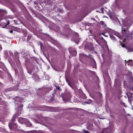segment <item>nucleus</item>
<instances>
[{
    "mask_svg": "<svg viewBox=\"0 0 133 133\" xmlns=\"http://www.w3.org/2000/svg\"><path fill=\"white\" fill-rule=\"evenodd\" d=\"M54 86L56 88V89L58 90L59 91H62V89L59 86H56L54 85Z\"/></svg>",
    "mask_w": 133,
    "mask_h": 133,
    "instance_id": "8",
    "label": "nucleus"
},
{
    "mask_svg": "<svg viewBox=\"0 0 133 133\" xmlns=\"http://www.w3.org/2000/svg\"><path fill=\"white\" fill-rule=\"evenodd\" d=\"M10 23V22L9 21H8V23H7L6 24V25H5V26H4V27H3V28H5V26L7 25H9Z\"/></svg>",
    "mask_w": 133,
    "mask_h": 133,
    "instance_id": "12",
    "label": "nucleus"
},
{
    "mask_svg": "<svg viewBox=\"0 0 133 133\" xmlns=\"http://www.w3.org/2000/svg\"><path fill=\"white\" fill-rule=\"evenodd\" d=\"M121 104L122 105H123L124 106L125 105V103H124L121 102Z\"/></svg>",
    "mask_w": 133,
    "mask_h": 133,
    "instance_id": "17",
    "label": "nucleus"
},
{
    "mask_svg": "<svg viewBox=\"0 0 133 133\" xmlns=\"http://www.w3.org/2000/svg\"><path fill=\"white\" fill-rule=\"evenodd\" d=\"M87 56L83 54H80L79 55V58L80 59H82L85 57Z\"/></svg>",
    "mask_w": 133,
    "mask_h": 133,
    "instance_id": "5",
    "label": "nucleus"
},
{
    "mask_svg": "<svg viewBox=\"0 0 133 133\" xmlns=\"http://www.w3.org/2000/svg\"><path fill=\"white\" fill-rule=\"evenodd\" d=\"M123 31L124 32H127L126 31V30H123Z\"/></svg>",
    "mask_w": 133,
    "mask_h": 133,
    "instance_id": "23",
    "label": "nucleus"
},
{
    "mask_svg": "<svg viewBox=\"0 0 133 133\" xmlns=\"http://www.w3.org/2000/svg\"><path fill=\"white\" fill-rule=\"evenodd\" d=\"M32 37V36L31 34H29L28 35L27 39V40L28 41L30 40Z\"/></svg>",
    "mask_w": 133,
    "mask_h": 133,
    "instance_id": "6",
    "label": "nucleus"
},
{
    "mask_svg": "<svg viewBox=\"0 0 133 133\" xmlns=\"http://www.w3.org/2000/svg\"><path fill=\"white\" fill-rule=\"evenodd\" d=\"M34 3L36 5L38 4V3L36 1H34Z\"/></svg>",
    "mask_w": 133,
    "mask_h": 133,
    "instance_id": "15",
    "label": "nucleus"
},
{
    "mask_svg": "<svg viewBox=\"0 0 133 133\" xmlns=\"http://www.w3.org/2000/svg\"><path fill=\"white\" fill-rule=\"evenodd\" d=\"M128 51L131 52L132 51V50L131 48H129L128 49Z\"/></svg>",
    "mask_w": 133,
    "mask_h": 133,
    "instance_id": "16",
    "label": "nucleus"
},
{
    "mask_svg": "<svg viewBox=\"0 0 133 133\" xmlns=\"http://www.w3.org/2000/svg\"><path fill=\"white\" fill-rule=\"evenodd\" d=\"M103 76L104 78V79H105V76H104V75H103Z\"/></svg>",
    "mask_w": 133,
    "mask_h": 133,
    "instance_id": "25",
    "label": "nucleus"
},
{
    "mask_svg": "<svg viewBox=\"0 0 133 133\" xmlns=\"http://www.w3.org/2000/svg\"><path fill=\"white\" fill-rule=\"evenodd\" d=\"M130 61H132V60H129V62Z\"/></svg>",
    "mask_w": 133,
    "mask_h": 133,
    "instance_id": "27",
    "label": "nucleus"
},
{
    "mask_svg": "<svg viewBox=\"0 0 133 133\" xmlns=\"http://www.w3.org/2000/svg\"><path fill=\"white\" fill-rule=\"evenodd\" d=\"M132 82L133 83V80H132Z\"/></svg>",
    "mask_w": 133,
    "mask_h": 133,
    "instance_id": "30",
    "label": "nucleus"
},
{
    "mask_svg": "<svg viewBox=\"0 0 133 133\" xmlns=\"http://www.w3.org/2000/svg\"><path fill=\"white\" fill-rule=\"evenodd\" d=\"M89 56H92V55H89Z\"/></svg>",
    "mask_w": 133,
    "mask_h": 133,
    "instance_id": "28",
    "label": "nucleus"
},
{
    "mask_svg": "<svg viewBox=\"0 0 133 133\" xmlns=\"http://www.w3.org/2000/svg\"><path fill=\"white\" fill-rule=\"evenodd\" d=\"M121 45H122V46L124 48L125 47V44H124L122 43Z\"/></svg>",
    "mask_w": 133,
    "mask_h": 133,
    "instance_id": "13",
    "label": "nucleus"
},
{
    "mask_svg": "<svg viewBox=\"0 0 133 133\" xmlns=\"http://www.w3.org/2000/svg\"><path fill=\"white\" fill-rule=\"evenodd\" d=\"M96 42L98 43L99 44V42H98V41L96 39Z\"/></svg>",
    "mask_w": 133,
    "mask_h": 133,
    "instance_id": "21",
    "label": "nucleus"
},
{
    "mask_svg": "<svg viewBox=\"0 0 133 133\" xmlns=\"http://www.w3.org/2000/svg\"><path fill=\"white\" fill-rule=\"evenodd\" d=\"M71 48H70L69 49V51L70 53L72 55L74 56H76L77 55V52L74 50H73L72 51H71Z\"/></svg>",
    "mask_w": 133,
    "mask_h": 133,
    "instance_id": "2",
    "label": "nucleus"
},
{
    "mask_svg": "<svg viewBox=\"0 0 133 133\" xmlns=\"http://www.w3.org/2000/svg\"><path fill=\"white\" fill-rule=\"evenodd\" d=\"M128 98L129 99L130 98H132V94L131 92H129L127 94Z\"/></svg>",
    "mask_w": 133,
    "mask_h": 133,
    "instance_id": "4",
    "label": "nucleus"
},
{
    "mask_svg": "<svg viewBox=\"0 0 133 133\" xmlns=\"http://www.w3.org/2000/svg\"><path fill=\"white\" fill-rule=\"evenodd\" d=\"M86 104H89L90 103L89 102H84Z\"/></svg>",
    "mask_w": 133,
    "mask_h": 133,
    "instance_id": "20",
    "label": "nucleus"
},
{
    "mask_svg": "<svg viewBox=\"0 0 133 133\" xmlns=\"http://www.w3.org/2000/svg\"><path fill=\"white\" fill-rule=\"evenodd\" d=\"M25 124L26 125L27 127H30L31 126V124L27 119V121L25 122Z\"/></svg>",
    "mask_w": 133,
    "mask_h": 133,
    "instance_id": "3",
    "label": "nucleus"
},
{
    "mask_svg": "<svg viewBox=\"0 0 133 133\" xmlns=\"http://www.w3.org/2000/svg\"><path fill=\"white\" fill-rule=\"evenodd\" d=\"M84 132L85 133H90L88 131H87L85 130H84Z\"/></svg>",
    "mask_w": 133,
    "mask_h": 133,
    "instance_id": "14",
    "label": "nucleus"
},
{
    "mask_svg": "<svg viewBox=\"0 0 133 133\" xmlns=\"http://www.w3.org/2000/svg\"><path fill=\"white\" fill-rule=\"evenodd\" d=\"M100 23L102 25H103L104 24V22L102 21H101L100 22Z\"/></svg>",
    "mask_w": 133,
    "mask_h": 133,
    "instance_id": "11",
    "label": "nucleus"
},
{
    "mask_svg": "<svg viewBox=\"0 0 133 133\" xmlns=\"http://www.w3.org/2000/svg\"><path fill=\"white\" fill-rule=\"evenodd\" d=\"M24 34V36L25 37H26L27 35V32L26 31H24L23 32Z\"/></svg>",
    "mask_w": 133,
    "mask_h": 133,
    "instance_id": "10",
    "label": "nucleus"
},
{
    "mask_svg": "<svg viewBox=\"0 0 133 133\" xmlns=\"http://www.w3.org/2000/svg\"><path fill=\"white\" fill-rule=\"evenodd\" d=\"M91 61L92 62L93 64V65L95 66L96 65V63L94 59L91 58Z\"/></svg>",
    "mask_w": 133,
    "mask_h": 133,
    "instance_id": "7",
    "label": "nucleus"
},
{
    "mask_svg": "<svg viewBox=\"0 0 133 133\" xmlns=\"http://www.w3.org/2000/svg\"><path fill=\"white\" fill-rule=\"evenodd\" d=\"M54 97V95H53L52 96V97Z\"/></svg>",
    "mask_w": 133,
    "mask_h": 133,
    "instance_id": "26",
    "label": "nucleus"
},
{
    "mask_svg": "<svg viewBox=\"0 0 133 133\" xmlns=\"http://www.w3.org/2000/svg\"><path fill=\"white\" fill-rule=\"evenodd\" d=\"M14 125H15L16 126V124H14Z\"/></svg>",
    "mask_w": 133,
    "mask_h": 133,
    "instance_id": "29",
    "label": "nucleus"
},
{
    "mask_svg": "<svg viewBox=\"0 0 133 133\" xmlns=\"http://www.w3.org/2000/svg\"><path fill=\"white\" fill-rule=\"evenodd\" d=\"M15 54H17V55H18V54H19V53H18V52H16Z\"/></svg>",
    "mask_w": 133,
    "mask_h": 133,
    "instance_id": "22",
    "label": "nucleus"
},
{
    "mask_svg": "<svg viewBox=\"0 0 133 133\" xmlns=\"http://www.w3.org/2000/svg\"><path fill=\"white\" fill-rule=\"evenodd\" d=\"M54 93L55 94L56 93V90L55 89H54Z\"/></svg>",
    "mask_w": 133,
    "mask_h": 133,
    "instance_id": "19",
    "label": "nucleus"
},
{
    "mask_svg": "<svg viewBox=\"0 0 133 133\" xmlns=\"http://www.w3.org/2000/svg\"><path fill=\"white\" fill-rule=\"evenodd\" d=\"M122 34L123 36L126 37L128 36V34L127 32H123L122 33Z\"/></svg>",
    "mask_w": 133,
    "mask_h": 133,
    "instance_id": "9",
    "label": "nucleus"
},
{
    "mask_svg": "<svg viewBox=\"0 0 133 133\" xmlns=\"http://www.w3.org/2000/svg\"><path fill=\"white\" fill-rule=\"evenodd\" d=\"M11 33H12L13 32V31L12 30H10L9 31Z\"/></svg>",
    "mask_w": 133,
    "mask_h": 133,
    "instance_id": "18",
    "label": "nucleus"
},
{
    "mask_svg": "<svg viewBox=\"0 0 133 133\" xmlns=\"http://www.w3.org/2000/svg\"><path fill=\"white\" fill-rule=\"evenodd\" d=\"M19 122L21 124H25V122L27 121V119L23 118H20L18 120Z\"/></svg>",
    "mask_w": 133,
    "mask_h": 133,
    "instance_id": "1",
    "label": "nucleus"
},
{
    "mask_svg": "<svg viewBox=\"0 0 133 133\" xmlns=\"http://www.w3.org/2000/svg\"><path fill=\"white\" fill-rule=\"evenodd\" d=\"M107 76H109L108 74H107Z\"/></svg>",
    "mask_w": 133,
    "mask_h": 133,
    "instance_id": "24",
    "label": "nucleus"
}]
</instances>
